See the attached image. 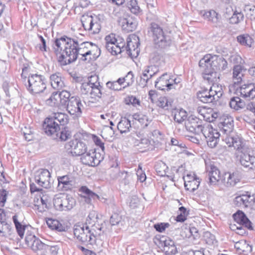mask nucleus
<instances>
[{"mask_svg": "<svg viewBox=\"0 0 255 255\" xmlns=\"http://www.w3.org/2000/svg\"><path fill=\"white\" fill-rule=\"evenodd\" d=\"M74 235L81 244L93 245L96 243L98 233L92 226L87 225H75L74 227Z\"/></svg>", "mask_w": 255, "mask_h": 255, "instance_id": "obj_3", "label": "nucleus"}, {"mask_svg": "<svg viewBox=\"0 0 255 255\" xmlns=\"http://www.w3.org/2000/svg\"><path fill=\"white\" fill-rule=\"evenodd\" d=\"M230 107L235 110H239L244 108L245 102L238 97H232L229 103Z\"/></svg>", "mask_w": 255, "mask_h": 255, "instance_id": "obj_45", "label": "nucleus"}, {"mask_svg": "<svg viewBox=\"0 0 255 255\" xmlns=\"http://www.w3.org/2000/svg\"><path fill=\"white\" fill-rule=\"evenodd\" d=\"M208 170V176L210 182L212 184H216L221 178L219 170L214 165L210 164Z\"/></svg>", "mask_w": 255, "mask_h": 255, "instance_id": "obj_31", "label": "nucleus"}, {"mask_svg": "<svg viewBox=\"0 0 255 255\" xmlns=\"http://www.w3.org/2000/svg\"><path fill=\"white\" fill-rule=\"evenodd\" d=\"M75 199L72 196L65 194L56 195L53 198V205L56 210L69 211L75 205Z\"/></svg>", "mask_w": 255, "mask_h": 255, "instance_id": "obj_6", "label": "nucleus"}, {"mask_svg": "<svg viewBox=\"0 0 255 255\" xmlns=\"http://www.w3.org/2000/svg\"><path fill=\"white\" fill-rule=\"evenodd\" d=\"M244 19V14L241 12L236 11L230 18V22L232 24H237Z\"/></svg>", "mask_w": 255, "mask_h": 255, "instance_id": "obj_57", "label": "nucleus"}, {"mask_svg": "<svg viewBox=\"0 0 255 255\" xmlns=\"http://www.w3.org/2000/svg\"><path fill=\"white\" fill-rule=\"evenodd\" d=\"M150 145V141L147 138H141L138 143L136 145L139 147V148H148Z\"/></svg>", "mask_w": 255, "mask_h": 255, "instance_id": "obj_62", "label": "nucleus"}, {"mask_svg": "<svg viewBox=\"0 0 255 255\" xmlns=\"http://www.w3.org/2000/svg\"><path fill=\"white\" fill-rule=\"evenodd\" d=\"M246 70L241 65H235L233 68V78L235 83H240L244 76V72Z\"/></svg>", "mask_w": 255, "mask_h": 255, "instance_id": "obj_35", "label": "nucleus"}, {"mask_svg": "<svg viewBox=\"0 0 255 255\" xmlns=\"http://www.w3.org/2000/svg\"><path fill=\"white\" fill-rule=\"evenodd\" d=\"M217 59V56L209 54L205 55L199 62V66L203 70L205 68H213L214 61Z\"/></svg>", "mask_w": 255, "mask_h": 255, "instance_id": "obj_29", "label": "nucleus"}, {"mask_svg": "<svg viewBox=\"0 0 255 255\" xmlns=\"http://www.w3.org/2000/svg\"><path fill=\"white\" fill-rule=\"evenodd\" d=\"M46 224L48 227L53 230H56L58 232H63L66 230V227L56 219L48 218L46 220Z\"/></svg>", "mask_w": 255, "mask_h": 255, "instance_id": "obj_34", "label": "nucleus"}, {"mask_svg": "<svg viewBox=\"0 0 255 255\" xmlns=\"http://www.w3.org/2000/svg\"><path fill=\"white\" fill-rule=\"evenodd\" d=\"M235 93L247 100H251L255 98V86L253 84L243 85L237 88Z\"/></svg>", "mask_w": 255, "mask_h": 255, "instance_id": "obj_17", "label": "nucleus"}, {"mask_svg": "<svg viewBox=\"0 0 255 255\" xmlns=\"http://www.w3.org/2000/svg\"><path fill=\"white\" fill-rule=\"evenodd\" d=\"M130 128L131 120L126 117L122 118L117 125L118 130L122 133L128 132Z\"/></svg>", "mask_w": 255, "mask_h": 255, "instance_id": "obj_41", "label": "nucleus"}, {"mask_svg": "<svg viewBox=\"0 0 255 255\" xmlns=\"http://www.w3.org/2000/svg\"><path fill=\"white\" fill-rule=\"evenodd\" d=\"M158 72V68L154 65L145 67L141 76V79L146 84L148 80L154 76Z\"/></svg>", "mask_w": 255, "mask_h": 255, "instance_id": "obj_30", "label": "nucleus"}, {"mask_svg": "<svg viewBox=\"0 0 255 255\" xmlns=\"http://www.w3.org/2000/svg\"><path fill=\"white\" fill-rule=\"evenodd\" d=\"M21 132L26 140L29 141L32 140V131L29 126L28 127L25 126L23 128H21Z\"/></svg>", "mask_w": 255, "mask_h": 255, "instance_id": "obj_59", "label": "nucleus"}, {"mask_svg": "<svg viewBox=\"0 0 255 255\" xmlns=\"http://www.w3.org/2000/svg\"><path fill=\"white\" fill-rule=\"evenodd\" d=\"M30 69V67L24 66L22 68V72L21 74V80L23 84L26 87L27 89L29 91L30 93H32V89L31 88V84L30 80V75L28 73V70Z\"/></svg>", "mask_w": 255, "mask_h": 255, "instance_id": "obj_40", "label": "nucleus"}, {"mask_svg": "<svg viewBox=\"0 0 255 255\" xmlns=\"http://www.w3.org/2000/svg\"><path fill=\"white\" fill-rule=\"evenodd\" d=\"M203 18L212 24L214 26H219L221 23V16L214 10H203L200 12Z\"/></svg>", "mask_w": 255, "mask_h": 255, "instance_id": "obj_21", "label": "nucleus"}, {"mask_svg": "<svg viewBox=\"0 0 255 255\" xmlns=\"http://www.w3.org/2000/svg\"><path fill=\"white\" fill-rule=\"evenodd\" d=\"M220 128H221V131L226 134L230 133L233 128V123H230L229 124H225V125H220Z\"/></svg>", "mask_w": 255, "mask_h": 255, "instance_id": "obj_63", "label": "nucleus"}, {"mask_svg": "<svg viewBox=\"0 0 255 255\" xmlns=\"http://www.w3.org/2000/svg\"><path fill=\"white\" fill-rule=\"evenodd\" d=\"M121 24L123 29L127 32H129L136 29L137 22L135 19L128 16L121 19Z\"/></svg>", "mask_w": 255, "mask_h": 255, "instance_id": "obj_28", "label": "nucleus"}, {"mask_svg": "<svg viewBox=\"0 0 255 255\" xmlns=\"http://www.w3.org/2000/svg\"><path fill=\"white\" fill-rule=\"evenodd\" d=\"M52 87L56 90H61L64 86V83L59 73L51 75L50 77Z\"/></svg>", "mask_w": 255, "mask_h": 255, "instance_id": "obj_33", "label": "nucleus"}, {"mask_svg": "<svg viewBox=\"0 0 255 255\" xmlns=\"http://www.w3.org/2000/svg\"><path fill=\"white\" fill-rule=\"evenodd\" d=\"M103 158L100 153H97L94 150H90L89 151L86 150L81 156V161L82 163L91 166L99 165Z\"/></svg>", "mask_w": 255, "mask_h": 255, "instance_id": "obj_11", "label": "nucleus"}, {"mask_svg": "<svg viewBox=\"0 0 255 255\" xmlns=\"http://www.w3.org/2000/svg\"><path fill=\"white\" fill-rule=\"evenodd\" d=\"M105 40L106 41V48L109 52L113 50L114 49H117V52H119L118 50L119 49L116 46L117 40L116 38L115 34L111 33L107 35L105 37Z\"/></svg>", "mask_w": 255, "mask_h": 255, "instance_id": "obj_37", "label": "nucleus"}, {"mask_svg": "<svg viewBox=\"0 0 255 255\" xmlns=\"http://www.w3.org/2000/svg\"><path fill=\"white\" fill-rule=\"evenodd\" d=\"M46 88L45 78L41 75L33 74V100L37 99L39 104L44 101L43 91Z\"/></svg>", "mask_w": 255, "mask_h": 255, "instance_id": "obj_5", "label": "nucleus"}, {"mask_svg": "<svg viewBox=\"0 0 255 255\" xmlns=\"http://www.w3.org/2000/svg\"><path fill=\"white\" fill-rule=\"evenodd\" d=\"M204 239L206 243L210 246H214L217 244V241L215 236L209 232H206L204 234Z\"/></svg>", "mask_w": 255, "mask_h": 255, "instance_id": "obj_54", "label": "nucleus"}, {"mask_svg": "<svg viewBox=\"0 0 255 255\" xmlns=\"http://www.w3.org/2000/svg\"><path fill=\"white\" fill-rule=\"evenodd\" d=\"M90 52L89 53V57H91V56H93L92 59H94L98 57L100 55V49L98 47V46L94 44L93 43L91 42V47L89 49Z\"/></svg>", "mask_w": 255, "mask_h": 255, "instance_id": "obj_58", "label": "nucleus"}, {"mask_svg": "<svg viewBox=\"0 0 255 255\" xmlns=\"http://www.w3.org/2000/svg\"><path fill=\"white\" fill-rule=\"evenodd\" d=\"M235 247L240 253L247 255L252 252V246L244 240L236 243Z\"/></svg>", "mask_w": 255, "mask_h": 255, "instance_id": "obj_38", "label": "nucleus"}, {"mask_svg": "<svg viewBox=\"0 0 255 255\" xmlns=\"http://www.w3.org/2000/svg\"><path fill=\"white\" fill-rule=\"evenodd\" d=\"M223 140L229 147H234L240 152L245 151V149L248 148L243 144V139L238 135L227 136Z\"/></svg>", "mask_w": 255, "mask_h": 255, "instance_id": "obj_19", "label": "nucleus"}, {"mask_svg": "<svg viewBox=\"0 0 255 255\" xmlns=\"http://www.w3.org/2000/svg\"><path fill=\"white\" fill-rule=\"evenodd\" d=\"M61 105L65 106L71 98V94L66 90L62 91L59 94Z\"/></svg>", "mask_w": 255, "mask_h": 255, "instance_id": "obj_56", "label": "nucleus"}, {"mask_svg": "<svg viewBox=\"0 0 255 255\" xmlns=\"http://www.w3.org/2000/svg\"><path fill=\"white\" fill-rule=\"evenodd\" d=\"M11 226L6 222L5 214L4 210L0 208V234L8 233L11 231Z\"/></svg>", "mask_w": 255, "mask_h": 255, "instance_id": "obj_32", "label": "nucleus"}, {"mask_svg": "<svg viewBox=\"0 0 255 255\" xmlns=\"http://www.w3.org/2000/svg\"><path fill=\"white\" fill-rule=\"evenodd\" d=\"M203 78L209 83H214L217 81V73L213 68H205L203 70Z\"/></svg>", "mask_w": 255, "mask_h": 255, "instance_id": "obj_42", "label": "nucleus"}, {"mask_svg": "<svg viewBox=\"0 0 255 255\" xmlns=\"http://www.w3.org/2000/svg\"><path fill=\"white\" fill-rule=\"evenodd\" d=\"M47 246L33 236V255H45Z\"/></svg>", "mask_w": 255, "mask_h": 255, "instance_id": "obj_27", "label": "nucleus"}, {"mask_svg": "<svg viewBox=\"0 0 255 255\" xmlns=\"http://www.w3.org/2000/svg\"><path fill=\"white\" fill-rule=\"evenodd\" d=\"M81 22L84 29L91 34L98 33L101 30L100 20L96 16H83L81 19Z\"/></svg>", "mask_w": 255, "mask_h": 255, "instance_id": "obj_9", "label": "nucleus"}, {"mask_svg": "<svg viewBox=\"0 0 255 255\" xmlns=\"http://www.w3.org/2000/svg\"><path fill=\"white\" fill-rule=\"evenodd\" d=\"M57 190L62 192L71 191L75 186V178L71 174L57 177Z\"/></svg>", "mask_w": 255, "mask_h": 255, "instance_id": "obj_10", "label": "nucleus"}, {"mask_svg": "<svg viewBox=\"0 0 255 255\" xmlns=\"http://www.w3.org/2000/svg\"><path fill=\"white\" fill-rule=\"evenodd\" d=\"M139 45L138 37L132 36L131 37H128L127 41V45L125 47L127 53L131 57H136L139 52Z\"/></svg>", "mask_w": 255, "mask_h": 255, "instance_id": "obj_18", "label": "nucleus"}, {"mask_svg": "<svg viewBox=\"0 0 255 255\" xmlns=\"http://www.w3.org/2000/svg\"><path fill=\"white\" fill-rule=\"evenodd\" d=\"M238 41L242 45L251 47L253 42L252 38L249 35H241L237 37Z\"/></svg>", "mask_w": 255, "mask_h": 255, "instance_id": "obj_51", "label": "nucleus"}, {"mask_svg": "<svg viewBox=\"0 0 255 255\" xmlns=\"http://www.w3.org/2000/svg\"><path fill=\"white\" fill-rule=\"evenodd\" d=\"M150 32L152 34L153 40L159 47L164 48L169 45L170 40L168 36L164 34L162 28L155 23H151L150 25Z\"/></svg>", "mask_w": 255, "mask_h": 255, "instance_id": "obj_7", "label": "nucleus"}, {"mask_svg": "<svg viewBox=\"0 0 255 255\" xmlns=\"http://www.w3.org/2000/svg\"><path fill=\"white\" fill-rule=\"evenodd\" d=\"M209 90L214 95V97H216L215 98L217 100L222 97L223 94L222 86L213 83Z\"/></svg>", "mask_w": 255, "mask_h": 255, "instance_id": "obj_50", "label": "nucleus"}, {"mask_svg": "<svg viewBox=\"0 0 255 255\" xmlns=\"http://www.w3.org/2000/svg\"><path fill=\"white\" fill-rule=\"evenodd\" d=\"M118 177L120 178L121 183L124 185H128L132 179L131 174L125 171H120Z\"/></svg>", "mask_w": 255, "mask_h": 255, "instance_id": "obj_47", "label": "nucleus"}, {"mask_svg": "<svg viewBox=\"0 0 255 255\" xmlns=\"http://www.w3.org/2000/svg\"><path fill=\"white\" fill-rule=\"evenodd\" d=\"M169 227V224L168 223H160L154 225L153 227L156 231L159 233H162L165 229Z\"/></svg>", "mask_w": 255, "mask_h": 255, "instance_id": "obj_61", "label": "nucleus"}, {"mask_svg": "<svg viewBox=\"0 0 255 255\" xmlns=\"http://www.w3.org/2000/svg\"><path fill=\"white\" fill-rule=\"evenodd\" d=\"M116 46H117L118 48H119V52H117V49H114L113 50L111 51L110 53H111L112 55H116L118 54L121 53L122 52L126 50L125 49V44L124 43L120 42L118 43L117 42L116 43Z\"/></svg>", "mask_w": 255, "mask_h": 255, "instance_id": "obj_64", "label": "nucleus"}, {"mask_svg": "<svg viewBox=\"0 0 255 255\" xmlns=\"http://www.w3.org/2000/svg\"><path fill=\"white\" fill-rule=\"evenodd\" d=\"M201 134L205 138L208 145L211 148L216 146L220 136V134L217 129L214 128L209 124L204 125V128Z\"/></svg>", "mask_w": 255, "mask_h": 255, "instance_id": "obj_8", "label": "nucleus"}, {"mask_svg": "<svg viewBox=\"0 0 255 255\" xmlns=\"http://www.w3.org/2000/svg\"><path fill=\"white\" fill-rule=\"evenodd\" d=\"M202 123L199 118L191 115L185 121V128L188 131L199 135L204 128V125H202Z\"/></svg>", "mask_w": 255, "mask_h": 255, "instance_id": "obj_12", "label": "nucleus"}, {"mask_svg": "<svg viewBox=\"0 0 255 255\" xmlns=\"http://www.w3.org/2000/svg\"><path fill=\"white\" fill-rule=\"evenodd\" d=\"M81 92L82 94L89 96L91 98L95 100L101 98L104 93L103 87L99 81V77L94 75L88 77V81L82 84Z\"/></svg>", "mask_w": 255, "mask_h": 255, "instance_id": "obj_4", "label": "nucleus"}, {"mask_svg": "<svg viewBox=\"0 0 255 255\" xmlns=\"http://www.w3.org/2000/svg\"><path fill=\"white\" fill-rule=\"evenodd\" d=\"M66 147L73 156H81L87 150L86 144L78 139L70 141Z\"/></svg>", "mask_w": 255, "mask_h": 255, "instance_id": "obj_13", "label": "nucleus"}, {"mask_svg": "<svg viewBox=\"0 0 255 255\" xmlns=\"http://www.w3.org/2000/svg\"><path fill=\"white\" fill-rule=\"evenodd\" d=\"M240 163L245 168L252 169L255 163V157L251 156L249 153V149H245V151L241 152Z\"/></svg>", "mask_w": 255, "mask_h": 255, "instance_id": "obj_22", "label": "nucleus"}, {"mask_svg": "<svg viewBox=\"0 0 255 255\" xmlns=\"http://www.w3.org/2000/svg\"><path fill=\"white\" fill-rule=\"evenodd\" d=\"M79 192L86 194L88 197V199L86 200L87 203H90L91 199H95L99 198V196L97 194L92 191L86 186L81 187L79 189Z\"/></svg>", "mask_w": 255, "mask_h": 255, "instance_id": "obj_48", "label": "nucleus"}, {"mask_svg": "<svg viewBox=\"0 0 255 255\" xmlns=\"http://www.w3.org/2000/svg\"><path fill=\"white\" fill-rule=\"evenodd\" d=\"M42 126L45 133L54 140L64 141L71 137L70 131L66 128H60L59 124L53 118H46Z\"/></svg>", "mask_w": 255, "mask_h": 255, "instance_id": "obj_2", "label": "nucleus"}, {"mask_svg": "<svg viewBox=\"0 0 255 255\" xmlns=\"http://www.w3.org/2000/svg\"><path fill=\"white\" fill-rule=\"evenodd\" d=\"M173 100L167 97H160L157 102V105L165 110H168L172 108Z\"/></svg>", "mask_w": 255, "mask_h": 255, "instance_id": "obj_43", "label": "nucleus"}, {"mask_svg": "<svg viewBox=\"0 0 255 255\" xmlns=\"http://www.w3.org/2000/svg\"><path fill=\"white\" fill-rule=\"evenodd\" d=\"M187 117V112L181 109L175 111L174 116V120L178 123H182L186 120Z\"/></svg>", "mask_w": 255, "mask_h": 255, "instance_id": "obj_46", "label": "nucleus"}, {"mask_svg": "<svg viewBox=\"0 0 255 255\" xmlns=\"http://www.w3.org/2000/svg\"><path fill=\"white\" fill-rule=\"evenodd\" d=\"M172 85L170 83V76L166 73L163 74L155 82V87L161 90L172 89Z\"/></svg>", "mask_w": 255, "mask_h": 255, "instance_id": "obj_23", "label": "nucleus"}, {"mask_svg": "<svg viewBox=\"0 0 255 255\" xmlns=\"http://www.w3.org/2000/svg\"><path fill=\"white\" fill-rule=\"evenodd\" d=\"M50 118H53L55 121H57V123H59L61 126H64L68 122V116L62 113H55L54 116Z\"/></svg>", "mask_w": 255, "mask_h": 255, "instance_id": "obj_49", "label": "nucleus"}, {"mask_svg": "<svg viewBox=\"0 0 255 255\" xmlns=\"http://www.w3.org/2000/svg\"><path fill=\"white\" fill-rule=\"evenodd\" d=\"M35 41L37 43L35 46L36 49L42 52L47 51L49 48L46 46V41L43 36L37 34Z\"/></svg>", "mask_w": 255, "mask_h": 255, "instance_id": "obj_44", "label": "nucleus"}, {"mask_svg": "<svg viewBox=\"0 0 255 255\" xmlns=\"http://www.w3.org/2000/svg\"><path fill=\"white\" fill-rule=\"evenodd\" d=\"M225 179L227 178L226 184L227 186H235L241 179V175L238 171L233 173H226L225 174Z\"/></svg>", "mask_w": 255, "mask_h": 255, "instance_id": "obj_36", "label": "nucleus"}, {"mask_svg": "<svg viewBox=\"0 0 255 255\" xmlns=\"http://www.w3.org/2000/svg\"><path fill=\"white\" fill-rule=\"evenodd\" d=\"M53 48L58 57V61L61 65L65 66L75 61L81 56L80 59L82 61H90L89 49L91 42H84L80 44L74 38L63 36L54 40Z\"/></svg>", "mask_w": 255, "mask_h": 255, "instance_id": "obj_1", "label": "nucleus"}, {"mask_svg": "<svg viewBox=\"0 0 255 255\" xmlns=\"http://www.w3.org/2000/svg\"><path fill=\"white\" fill-rule=\"evenodd\" d=\"M66 105L67 106V110L70 114L75 115L77 117L81 115L83 105L79 97H71L69 102Z\"/></svg>", "mask_w": 255, "mask_h": 255, "instance_id": "obj_14", "label": "nucleus"}, {"mask_svg": "<svg viewBox=\"0 0 255 255\" xmlns=\"http://www.w3.org/2000/svg\"><path fill=\"white\" fill-rule=\"evenodd\" d=\"M160 242L163 247V251L166 255H174L177 253V249L174 241L167 237H162Z\"/></svg>", "mask_w": 255, "mask_h": 255, "instance_id": "obj_20", "label": "nucleus"}, {"mask_svg": "<svg viewBox=\"0 0 255 255\" xmlns=\"http://www.w3.org/2000/svg\"><path fill=\"white\" fill-rule=\"evenodd\" d=\"M124 78L125 83L127 84L124 88L131 85L134 82V76L132 72L131 71L128 72L127 75Z\"/></svg>", "mask_w": 255, "mask_h": 255, "instance_id": "obj_60", "label": "nucleus"}, {"mask_svg": "<svg viewBox=\"0 0 255 255\" xmlns=\"http://www.w3.org/2000/svg\"><path fill=\"white\" fill-rule=\"evenodd\" d=\"M30 69V67L24 66L22 68V72L21 74V80L23 84L26 87L27 89L29 91L30 93H32V89L31 88V84L30 80V75L28 73V70Z\"/></svg>", "mask_w": 255, "mask_h": 255, "instance_id": "obj_39", "label": "nucleus"}, {"mask_svg": "<svg viewBox=\"0 0 255 255\" xmlns=\"http://www.w3.org/2000/svg\"><path fill=\"white\" fill-rule=\"evenodd\" d=\"M110 221L112 226H116L120 224L123 226L124 222L122 216L118 213L113 214L110 218Z\"/></svg>", "mask_w": 255, "mask_h": 255, "instance_id": "obj_53", "label": "nucleus"}, {"mask_svg": "<svg viewBox=\"0 0 255 255\" xmlns=\"http://www.w3.org/2000/svg\"><path fill=\"white\" fill-rule=\"evenodd\" d=\"M233 216L234 220L238 225L241 224L250 230L253 229L251 222L243 211L239 210L234 214Z\"/></svg>", "mask_w": 255, "mask_h": 255, "instance_id": "obj_24", "label": "nucleus"}, {"mask_svg": "<svg viewBox=\"0 0 255 255\" xmlns=\"http://www.w3.org/2000/svg\"><path fill=\"white\" fill-rule=\"evenodd\" d=\"M254 198L249 194L241 195L236 197L234 201V204L238 207H248L254 202Z\"/></svg>", "mask_w": 255, "mask_h": 255, "instance_id": "obj_25", "label": "nucleus"}, {"mask_svg": "<svg viewBox=\"0 0 255 255\" xmlns=\"http://www.w3.org/2000/svg\"><path fill=\"white\" fill-rule=\"evenodd\" d=\"M200 184V179L199 178L194 181H191L189 183L186 184L184 186L186 190L191 192H194L198 188Z\"/></svg>", "mask_w": 255, "mask_h": 255, "instance_id": "obj_55", "label": "nucleus"}, {"mask_svg": "<svg viewBox=\"0 0 255 255\" xmlns=\"http://www.w3.org/2000/svg\"><path fill=\"white\" fill-rule=\"evenodd\" d=\"M50 174L47 169H41L35 173V182L40 186L48 188L50 186Z\"/></svg>", "mask_w": 255, "mask_h": 255, "instance_id": "obj_16", "label": "nucleus"}, {"mask_svg": "<svg viewBox=\"0 0 255 255\" xmlns=\"http://www.w3.org/2000/svg\"><path fill=\"white\" fill-rule=\"evenodd\" d=\"M178 214L176 217L175 220L178 222H183L187 219V216L188 215V212L186 209L181 206L179 208Z\"/></svg>", "mask_w": 255, "mask_h": 255, "instance_id": "obj_52", "label": "nucleus"}, {"mask_svg": "<svg viewBox=\"0 0 255 255\" xmlns=\"http://www.w3.org/2000/svg\"><path fill=\"white\" fill-rule=\"evenodd\" d=\"M35 192H39L40 195L37 196L35 195L33 209L37 210L38 212L42 213L47 208L46 202L43 196H41V194H43V190L41 188H37L33 183V194Z\"/></svg>", "mask_w": 255, "mask_h": 255, "instance_id": "obj_15", "label": "nucleus"}, {"mask_svg": "<svg viewBox=\"0 0 255 255\" xmlns=\"http://www.w3.org/2000/svg\"><path fill=\"white\" fill-rule=\"evenodd\" d=\"M198 99L203 103H210L214 101H217L216 97H214L209 90L207 89H202L197 93Z\"/></svg>", "mask_w": 255, "mask_h": 255, "instance_id": "obj_26", "label": "nucleus"}]
</instances>
